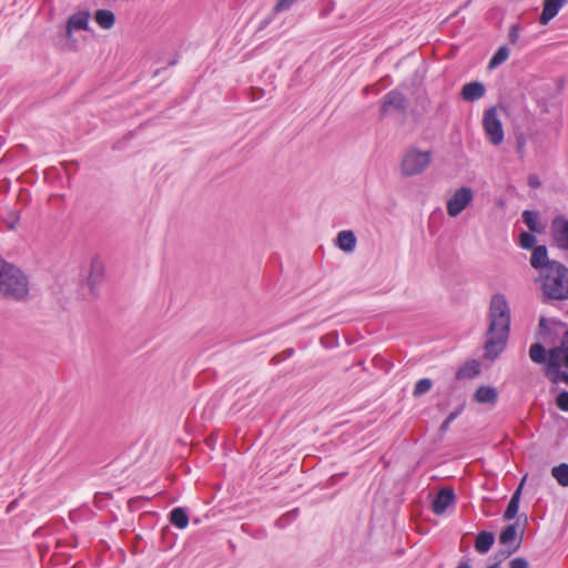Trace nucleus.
<instances>
[{
    "instance_id": "obj_1",
    "label": "nucleus",
    "mask_w": 568,
    "mask_h": 568,
    "mask_svg": "<svg viewBox=\"0 0 568 568\" xmlns=\"http://www.w3.org/2000/svg\"><path fill=\"white\" fill-rule=\"evenodd\" d=\"M510 331V308L504 294H494L488 311V328L484 344V357L496 359L504 351Z\"/></svg>"
},
{
    "instance_id": "obj_2",
    "label": "nucleus",
    "mask_w": 568,
    "mask_h": 568,
    "mask_svg": "<svg viewBox=\"0 0 568 568\" xmlns=\"http://www.w3.org/2000/svg\"><path fill=\"white\" fill-rule=\"evenodd\" d=\"M29 294V281L20 268L0 256V295L22 301Z\"/></svg>"
},
{
    "instance_id": "obj_3",
    "label": "nucleus",
    "mask_w": 568,
    "mask_h": 568,
    "mask_svg": "<svg viewBox=\"0 0 568 568\" xmlns=\"http://www.w3.org/2000/svg\"><path fill=\"white\" fill-rule=\"evenodd\" d=\"M540 287L548 300H568V267L555 262L540 272Z\"/></svg>"
},
{
    "instance_id": "obj_4",
    "label": "nucleus",
    "mask_w": 568,
    "mask_h": 568,
    "mask_svg": "<svg viewBox=\"0 0 568 568\" xmlns=\"http://www.w3.org/2000/svg\"><path fill=\"white\" fill-rule=\"evenodd\" d=\"M430 161L432 153L429 151L409 149L402 159L400 173L405 178L418 175L429 166Z\"/></svg>"
},
{
    "instance_id": "obj_5",
    "label": "nucleus",
    "mask_w": 568,
    "mask_h": 568,
    "mask_svg": "<svg viewBox=\"0 0 568 568\" xmlns=\"http://www.w3.org/2000/svg\"><path fill=\"white\" fill-rule=\"evenodd\" d=\"M483 128L487 140L493 145L497 146L503 143L505 133L496 106H491L484 112Z\"/></svg>"
},
{
    "instance_id": "obj_6",
    "label": "nucleus",
    "mask_w": 568,
    "mask_h": 568,
    "mask_svg": "<svg viewBox=\"0 0 568 568\" xmlns=\"http://www.w3.org/2000/svg\"><path fill=\"white\" fill-rule=\"evenodd\" d=\"M474 200V192L468 186H462L448 199L446 210L450 217L458 216Z\"/></svg>"
},
{
    "instance_id": "obj_7",
    "label": "nucleus",
    "mask_w": 568,
    "mask_h": 568,
    "mask_svg": "<svg viewBox=\"0 0 568 568\" xmlns=\"http://www.w3.org/2000/svg\"><path fill=\"white\" fill-rule=\"evenodd\" d=\"M396 111L403 115L407 111V99L398 89L387 92L381 103V115L386 116L390 112Z\"/></svg>"
},
{
    "instance_id": "obj_8",
    "label": "nucleus",
    "mask_w": 568,
    "mask_h": 568,
    "mask_svg": "<svg viewBox=\"0 0 568 568\" xmlns=\"http://www.w3.org/2000/svg\"><path fill=\"white\" fill-rule=\"evenodd\" d=\"M550 236L556 247L568 251V219L566 216L557 215L552 219Z\"/></svg>"
},
{
    "instance_id": "obj_9",
    "label": "nucleus",
    "mask_w": 568,
    "mask_h": 568,
    "mask_svg": "<svg viewBox=\"0 0 568 568\" xmlns=\"http://www.w3.org/2000/svg\"><path fill=\"white\" fill-rule=\"evenodd\" d=\"M516 540L517 526L515 524L506 526L499 535V542L503 546H507L508 549L499 551L500 560L507 558L519 548L520 541Z\"/></svg>"
},
{
    "instance_id": "obj_10",
    "label": "nucleus",
    "mask_w": 568,
    "mask_h": 568,
    "mask_svg": "<svg viewBox=\"0 0 568 568\" xmlns=\"http://www.w3.org/2000/svg\"><path fill=\"white\" fill-rule=\"evenodd\" d=\"M90 13L88 11H78L71 14L65 26V37L72 39L73 31L89 29Z\"/></svg>"
},
{
    "instance_id": "obj_11",
    "label": "nucleus",
    "mask_w": 568,
    "mask_h": 568,
    "mask_svg": "<svg viewBox=\"0 0 568 568\" xmlns=\"http://www.w3.org/2000/svg\"><path fill=\"white\" fill-rule=\"evenodd\" d=\"M567 3L568 0H544L539 23L547 26Z\"/></svg>"
},
{
    "instance_id": "obj_12",
    "label": "nucleus",
    "mask_w": 568,
    "mask_h": 568,
    "mask_svg": "<svg viewBox=\"0 0 568 568\" xmlns=\"http://www.w3.org/2000/svg\"><path fill=\"white\" fill-rule=\"evenodd\" d=\"M556 261L549 260L548 257V251L545 245H538L534 247L531 257H530V265L538 270L539 273L541 271H546L550 264L555 263Z\"/></svg>"
},
{
    "instance_id": "obj_13",
    "label": "nucleus",
    "mask_w": 568,
    "mask_h": 568,
    "mask_svg": "<svg viewBox=\"0 0 568 568\" xmlns=\"http://www.w3.org/2000/svg\"><path fill=\"white\" fill-rule=\"evenodd\" d=\"M455 501V494L452 489H442L436 495L432 504V510L436 515L444 514L447 508Z\"/></svg>"
},
{
    "instance_id": "obj_14",
    "label": "nucleus",
    "mask_w": 568,
    "mask_h": 568,
    "mask_svg": "<svg viewBox=\"0 0 568 568\" xmlns=\"http://www.w3.org/2000/svg\"><path fill=\"white\" fill-rule=\"evenodd\" d=\"M564 363L548 358V365L545 368L546 377L552 383L558 384L564 382L568 385V372L561 369Z\"/></svg>"
},
{
    "instance_id": "obj_15",
    "label": "nucleus",
    "mask_w": 568,
    "mask_h": 568,
    "mask_svg": "<svg viewBox=\"0 0 568 568\" xmlns=\"http://www.w3.org/2000/svg\"><path fill=\"white\" fill-rule=\"evenodd\" d=\"M486 89L481 82L474 81L463 85L460 97L463 100L474 102L485 95Z\"/></svg>"
},
{
    "instance_id": "obj_16",
    "label": "nucleus",
    "mask_w": 568,
    "mask_h": 568,
    "mask_svg": "<svg viewBox=\"0 0 568 568\" xmlns=\"http://www.w3.org/2000/svg\"><path fill=\"white\" fill-rule=\"evenodd\" d=\"M474 400L495 406L498 402V392L494 386H479L474 394Z\"/></svg>"
},
{
    "instance_id": "obj_17",
    "label": "nucleus",
    "mask_w": 568,
    "mask_h": 568,
    "mask_svg": "<svg viewBox=\"0 0 568 568\" xmlns=\"http://www.w3.org/2000/svg\"><path fill=\"white\" fill-rule=\"evenodd\" d=\"M548 358L560 361L568 368V329L564 333L560 345L549 349Z\"/></svg>"
},
{
    "instance_id": "obj_18",
    "label": "nucleus",
    "mask_w": 568,
    "mask_h": 568,
    "mask_svg": "<svg viewBox=\"0 0 568 568\" xmlns=\"http://www.w3.org/2000/svg\"><path fill=\"white\" fill-rule=\"evenodd\" d=\"M336 245L344 252L351 253L356 247V236L352 231H341L336 237Z\"/></svg>"
},
{
    "instance_id": "obj_19",
    "label": "nucleus",
    "mask_w": 568,
    "mask_h": 568,
    "mask_svg": "<svg viewBox=\"0 0 568 568\" xmlns=\"http://www.w3.org/2000/svg\"><path fill=\"white\" fill-rule=\"evenodd\" d=\"M495 542V536L489 531H480L475 539V549L479 554H487Z\"/></svg>"
},
{
    "instance_id": "obj_20",
    "label": "nucleus",
    "mask_w": 568,
    "mask_h": 568,
    "mask_svg": "<svg viewBox=\"0 0 568 568\" xmlns=\"http://www.w3.org/2000/svg\"><path fill=\"white\" fill-rule=\"evenodd\" d=\"M523 219L530 232L542 233L545 231V225L539 222V213L537 211H524Z\"/></svg>"
},
{
    "instance_id": "obj_21",
    "label": "nucleus",
    "mask_w": 568,
    "mask_h": 568,
    "mask_svg": "<svg viewBox=\"0 0 568 568\" xmlns=\"http://www.w3.org/2000/svg\"><path fill=\"white\" fill-rule=\"evenodd\" d=\"M521 487L523 484H520L519 487L511 495L508 506L504 513L505 520H511L517 516L521 496Z\"/></svg>"
},
{
    "instance_id": "obj_22",
    "label": "nucleus",
    "mask_w": 568,
    "mask_h": 568,
    "mask_svg": "<svg viewBox=\"0 0 568 568\" xmlns=\"http://www.w3.org/2000/svg\"><path fill=\"white\" fill-rule=\"evenodd\" d=\"M94 20L101 29L109 30L115 23V16L110 10L100 9L95 11Z\"/></svg>"
},
{
    "instance_id": "obj_23",
    "label": "nucleus",
    "mask_w": 568,
    "mask_h": 568,
    "mask_svg": "<svg viewBox=\"0 0 568 568\" xmlns=\"http://www.w3.org/2000/svg\"><path fill=\"white\" fill-rule=\"evenodd\" d=\"M170 523L179 528L184 529L189 525V515L183 507L173 508L170 511Z\"/></svg>"
},
{
    "instance_id": "obj_24",
    "label": "nucleus",
    "mask_w": 568,
    "mask_h": 568,
    "mask_svg": "<svg viewBox=\"0 0 568 568\" xmlns=\"http://www.w3.org/2000/svg\"><path fill=\"white\" fill-rule=\"evenodd\" d=\"M530 359L536 364L548 365V353L540 343H535L529 348Z\"/></svg>"
},
{
    "instance_id": "obj_25",
    "label": "nucleus",
    "mask_w": 568,
    "mask_h": 568,
    "mask_svg": "<svg viewBox=\"0 0 568 568\" xmlns=\"http://www.w3.org/2000/svg\"><path fill=\"white\" fill-rule=\"evenodd\" d=\"M298 0H275V3L272 9V16L264 21V24L270 23V21L277 14L282 12L290 11Z\"/></svg>"
},
{
    "instance_id": "obj_26",
    "label": "nucleus",
    "mask_w": 568,
    "mask_h": 568,
    "mask_svg": "<svg viewBox=\"0 0 568 568\" xmlns=\"http://www.w3.org/2000/svg\"><path fill=\"white\" fill-rule=\"evenodd\" d=\"M552 477L562 487H568V464L562 463L551 469Z\"/></svg>"
},
{
    "instance_id": "obj_27",
    "label": "nucleus",
    "mask_w": 568,
    "mask_h": 568,
    "mask_svg": "<svg viewBox=\"0 0 568 568\" xmlns=\"http://www.w3.org/2000/svg\"><path fill=\"white\" fill-rule=\"evenodd\" d=\"M508 57H509L508 48L506 45L499 47L498 50L491 57V59L488 63V68L490 70L497 68L498 65L504 63L508 59Z\"/></svg>"
},
{
    "instance_id": "obj_28",
    "label": "nucleus",
    "mask_w": 568,
    "mask_h": 568,
    "mask_svg": "<svg viewBox=\"0 0 568 568\" xmlns=\"http://www.w3.org/2000/svg\"><path fill=\"white\" fill-rule=\"evenodd\" d=\"M479 372H480V369H479L478 363L471 362L458 369L457 377L458 378H465V377L471 378V377H475L476 375H478Z\"/></svg>"
},
{
    "instance_id": "obj_29",
    "label": "nucleus",
    "mask_w": 568,
    "mask_h": 568,
    "mask_svg": "<svg viewBox=\"0 0 568 568\" xmlns=\"http://www.w3.org/2000/svg\"><path fill=\"white\" fill-rule=\"evenodd\" d=\"M432 386H433L432 379H429V378H422V379L417 381V383L415 384V387H414V390H413V395L415 397L422 396L425 393L429 392Z\"/></svg>"
},
{
    "instance_id": "obj_30",
    "label": "nucleus",
    "mask_w": 568,
    "mask_h": 568,
    "mask_svg": "<svg viewBox=\"0 0 568 568\" xmlns=\"http://www.w3.org/2000/svg\"><path fill=\"white\" fill-rule=\"evenodd\" d=\"M536 243V236L530 232H523L519 236V245L524 250H531L534 248Z\"/></svg>"
},
{
    "instance_id": "obj_31",
    "label": "nucleus",
    "mask_w": 568,
    "mask_h": 568,
    "mask_svg": "<svg viewBox=\"0 0 568 568\" xmlns=\"http://www.w3.org/2000/svg\"><path fill=\"white\" fill-rule=\"evenodd\" d=\"M102 275V266L99 263H93L91 266V272L88 278L89 285L93 291L94 285L98 283L99 278Z\"/></svg>"
},
{
    "instance_id": "obj_32",
    "label": "nucleus",
    "mask_w": 568,
    "mask_h": 568,
    "mask_svg": "<svg viewBox=\"0 0 568 568\" xmlns=\"http://www.w3.org/2000/svg\"><path fill=\"white\" fill-rule=\"evenodd\" d=\"M556 405L562 412H568V392L561 390L556 397Z\"/></svg>"
},
{
    "instance_id": "obj_33",
    "label": "nucleus",
    "mask_w": 568,
    "mask_h": 568,
    "mask_svg": "<svg viewBox=\"0 0 568 568\" xmlns=\"http://www.w3.org/2000/svg\"><path fill=\"white\" fill-rule=\"evenodd\" d=\"M460 414V410H455V412H452L447 417L446 419L440 425V432L445 433L450 424L457 418V416Z\"/></svg>"
},
{
    "instance_id": "obj_34",
    "label": "nucleus",
    "mask_w": 568,
    "mask_h": 568,
    "mask_svg": "<svg viewBox=\"0 0 568 568\" xmlns=\"http://www.w3.org/2000/svg\"><path fill=\"white\" fill-rule=\"evenodd\" d=\"M519 34H520V28L518 24H513L510 27V30H509V33H508V39H509V42L515 44L518 39H519Z\"/></svg>"
},
{
    "instance_id": "obj_35",
    "label": "nucleus",
    "mask_w": 568,
    "mask_h": 568,
    "mask_svg": "<svg viewBox=\"0 0 568 568\" xmlns=\"http://www.w3.org/2000/svg\"><path fill=\"white\" fill-rule=\"evenodd\" d=\"M509 568H529V564L525 558L516 557L510 560Z\"/></svg>"
},
{
    "instance_id": "obj_36",
    "label": "nucleus",
    "mask_w": 568,
    "mask_h": 568,
    "mask_svg": "<svg viewBox=\"0 0 568 568\" xmlns=\"http://www.w3.org/2000/svg\"><path fill=\"white\" fill-rule=\"evenodd\" d=\"M525 145H526L525 136L524 135L518 136L517 138V152L520 154V156H523L525 153Z\"/></svg>"
},
{
    "instance_id": "obj_37",
    "label": "nucleus",
    "mask_w": 568,
    "mask_h": 568,
    "mask_svg": "<svg viewBox=\"0 0 568 568\" xmlns=\"http://www.w3.org/2000/svg\"><path fill=\"white\" fill-rule=\"evenodd\" d=\"M528 184L532 189H538L540 186V181L536 175L528 176Z\"/></svg>"
},
{
    "instance_id": "obj_38",
    "label": "nucleus",
    "mask_w": 568,
    "mask_h": 568,
    "mask_svg": "<svg viewBox=\"0 0 568 568\" xmlns=\"http://www.w3.org/2000/svg\"><path fill=\"white\" fill-rule=\"evenodd\" d=\"M456 568H471L468 560H460Z\"/></svg>"
},
{
    "instance_id": "obj_39",
    "label": "nucleus",
    "mask_w": 568,
    "mask_h": 568,
    "mask_svg": "<svg viewBox=\"0 0 568 568\" xmlns=\"http://www.w3.org/2000/svg\"><path fill=\"white\" fill-rule=\"evenodd\" d=\"M487 568H501V567H500V562H495V564L489 565Z\"/></svg>"
},
{
    "instance_id": "obj_40",
    "label": "nucleus",
    "mask_w": 568,
    "mask_h": 568,
    "mask_svg": "<svg viewBox=\"0 0 568 568\" xmlns=\"http://www.w3.org/2000/svg\"><path fill=\"white\" fill-rule=\"evenodd\" d=\"M325 339H326V337H322V344H324V345H325Z\"/></svg>"
}]
</instances>
